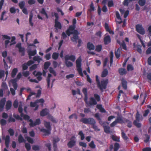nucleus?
<instances>
[{"instance_id":"nucleus-46","label":"nucleus","mask_w":151,"mask_h":151,"mask_svg":"<svg viewBox=\"0 0 151 151\" xmlns=\"http://www.w3.org/2000/svg\"><path fill=\"white\" fill-rule=\"evenodd\" d=\"M19 52L22 53L21 55L24 56L25 55V49L24 47H21L19 49Z\"/></svg>"},{"instance_id":"nucleus-44","label":"nucleus","mask_w":151,"mask_h":151,"mask_svg":"<svg viewBox=\"0 0 151 151\" xmlns=\"http://www.w3.org/2000/svg\"><path fill=\"white\" fill-rule=\"evenodd\" d=\"M49 71L50 73L52 74L55 76H56V73L55 71L51 67H50L49 68Z\"/></svg>"},{"instance_id":"nucleus-20","label":"nucleus","mask_w":151,"mask_h":151,"mask_svg":"<svg viewBox=\"0 0 151 151\" xmlns=\"http://www.w3.org/2000/svg\"><path fill=\"white\" fill-rule=\"evenodd\" d=\"M10 137L8 135L6 136L5 138V144L6 148L9 147V144L10 142Z\"/></svg>"},{"instance_id":"nucleus-13","label":"nucleus","mask_w":151,"mask_h":151,"mask_svg":"<svg viewBox=\"0 0 151 151\" xmlns=\"http://www.w3.org/2000/svg\"><path fill=\"white\" fill-rule=\"evenodd\" d=\"M6 98H3L1 99L0 101V111H2L4 107L5 102Z\"/></svg>"},{"instance_id":"nucleus-17","label":"nucleus","mask_w":151,"mask_h":151,"mask_svg":"<svg viewBox=\"0 0 151 151\" xmlns=\"http://www.w3.org/2000/svg\"><path fill=\"white\" fill-rule=\"evenodd\" d=\"M87 47L90 50H93L95 49V46L90 42H89L87 43Z\"/></svg>"},{"instance_id":"nucleus-3","label":"nucleus","mask_w":151,"mask_h":151,"mask_svg":"<svg viewBox=\"0 0 151 151\" xmlns=\"http://www.w3.org/2000/svg\"><path fill=\"white\" fill-rule=\"evenodd\" d=\"M108 83V79H103L101 80L99 83L97 84V86L100 91L103 92L104 91V90L106 88Z\"/></svg>"},{"instance_id":"nucleus-18","label":"nucleus","mask_w":151,"mask_h":151,"mask_svg":"<svg viewBox=\"0 0 151 151\" xmlns=\"http://www.w3.org/2000/svg\"><path fill=\"white\" fill-rule=\"evenodd\" d=\"M76 143V141L74 140H72L71 139L67 144V145L68 147L71 148L75 145Z\"/></svg>"},{"instance_id":"nucleus-57","label":"nucleus","mask_w":151,"mask_h":151,"mask_svg":"<svg viewBox=\"0 0 151 151\" xmlns=\"http://www.w3.org/2000/svg\"><path fill=\"white\" fill-rule=\"evenodd\" d=\"M8 120L9 122H15V119L12 117V115H11L9 116Z\"/></svg>"},{"instance_id":"nucleus-14","label":"nucleus","mask_w":151,"mask_h":151,"mask_svg":"<svg viewBox=\"0 0 151 151\" xmlns=\"http://www.w3.org/2000/svg\"><path fill=\"white\" fill-rule=\"evenodd\" d=\"M40 131L42 132L44 134V135L47 136L48 135L50 134L51 131L47 129H46L44 128H42L40 129Z\"/></svg>"},{"instance_id":"nucleus-55","label":"nucleus","mask_w":151,"mask_h":151,"mask_svg":"<svg viewBox=\"0 0 151 151\" xmlns=\"http://www.w3.org/2000/svg\"><path fill=\"white\" fill-rule=\"evenodd\" d=\"M25 147L27 151H29L31 149V146L28 143H26L25 144Z\"/></svg>"},{"instance_id":"nucleus-24","label":"nucleus","mask_w":151,"mask_h":151,"mask_svg":"<svg viewBox=\"0 0 151 151\" xmlns=\"http://www.w3.org/2000/svg\"><path fill=\"white\" fill-rule=\"evenodd\" d=\"M27 52L29 56H33L35 55L37 53V51L36 50H28Z\"/></svg>"},{"instance_id":"nucleus-12","label":"nucleus","mask_w":151,"mask_h":151,"mask_svg":"<svg viewBox=\"0 0 151 151\" xmlns=\"http://www.w3.org/2000/svg\"><path fill=\"white\" fill-rule=\"evenodd\" d=\"M65 61H68L70 60L74 62L76 60V57L75 56L73 55L70 56L68 55H66L65 57Z\"/></svg>"},{"instance_id":"nucleus-25","label":"nucleus","mask_w":151,"mask_h":151,"mask_svg":"<svg viewBox=\"0 0 151 151\" xmlns=\"http://www.w3.org/2000/svg\"><path fill=\"white\" fill-rule=\"evenodd\" d=\"M108 74V71L107 69H104L102 72L101 76L102 78L106 77Z\"/></svg>"},{"instance_id":"nucleus-58","label":"nucleus","mask_w":151,"mask_h":151,"mask_svg":"<svg viewBox=\"0 0 151 151\" xmlns=\"http://www.w3.org/2000/svg\"><path fill=\"white\" fill-rule=\"evenodd\" d=\"M37 105V103L36 101L34 102L31 101L30 103V106L31 107H34Z\"/></svg>"},{"instance_id":"nucleus-38","label":"nucleus","mask_w":151,"mask_h":151,"mask_svg":"<svg viewBox=\"0 0 151 151\" xmlns=\"http://www.w3.org/2000/svg\"><path fill=\"white\" fill-rule=\"evenodd\" d=\"M48 119L54 123H57V121L54 118L53 116L51 115L48 116Z\"/></svg>"},{"instance_id":"nucleus-29","label":"nucleus","mask_w":151,"mask_h":151,"mask_svg":"<svg viewBox=\"0 0 151 151\" xmlns=\"http://www.w3.org/2000/svg\"><path fill=\"white\" fill-rule=\"evenodd\" d=\"M95 10V7L94 6L92 2H91L90 5V9H88V12H89L91 13L92 11Z\"/></svg>"},{"instance_id":"nucleus-54","label":"nucleus","mask_w":151,"mask_h":151,"mask_svg":"<svg viewBox=\"0 0 151 151\" xmlns=\"http://www.w3.org/2000/svg\"><path fill=\"white\" fill-rule=\"evenodd\" d=\"M127 123V126L129 128L131 127L132 126V122L130 121L129 120L126 119L125 120V123Z\"/></svg>"},{"instance_id":"nucleus-31","label":"nucleus","mask_w":151,"mask_h":151,"mask_svg":"<svg viewBox=\"0 0 151 151\" xmlns=\"http://www.w3.org/2000/svg\"><path fill=\"white\" fill-rule=\"evenodd\" d=\"M52 76V75L50 73L48 74V76L46 80L47 82V88H49L50 87V78Z\"/></svg>"},{"instance_id":"nucleus-45","label":"nucleus","mask_w":151,"mask_h":151,"mask_svg":"<svg viewBox=\"0 0 151 151\" xmlns=\"http://www.w3.org/2000/svg\"><path fill=\"white\" fill-rule=\"evenodd\" d=\"M25 2L24 1L20 2L19 4V6L21 9L24 8L25 6Z\"/></svg>"},{"instance_id":"nucleus-21","label":"nucleus","mask_w":151,"mask_h":151,"mask_svg":"<svg viewBox=\"0 0 151 151\" xmlns=\"http://www.w3.org/2000/svg\"><path fill=\"white\" fill-rule=\"evenodd\" d=\"M12 103L11 101L8 100L6 102V110H9L12 106Z\"/></svg>"},{"instance_id":"nucleus-33","label":"nucleus","mask_w":151,"mask_h":151,"mask_svg":"<svg viewBox=\"0 0 151 151\" xmlns=\"http://www.w3.org/2000/svg\"><path fill=\"white\" fill-rule=\"evenodd\" d=\"M18 140L19 142L20 143L25 141V140L24 139V138L22 136L21 134H20L19 136Z\"/></svg>"},{"instance_id":"nucleus-11","label":"nucleus","mask_w":151,"mask_h":151,"mask_svg":"<svg viewBox=\"0 0 151 151\" xmlns=\"http://www.w3.org/2000/svg\"><path fill=\"white\" fill-rule=\"evenodd\" d=\"M109 124V123L108 122H103L102 124L104 131L107 134L109 133L110 132V127L109 126L106 125V124L108 125Z\"/></svg>"},{"instance_id":"nucleus-40","label":"nucleus","mask_w":151,"mask_h":151,"mask_svg":"<svg viewBox=\"0 0 151 151\" xmlns=\"http://www.w3.org/2000/svg\"><path fill=\"white\" fill-rule=\"evenodd\" d=\"M120 147L119 143L117 142L115 143L114 144V151H117Z\"/></svg>"},{"instance_id":"nucleus-32","label":"nucleus","mask_w":151,"mask_h":151,"mask_svg":"<svg viewBox=\"0 0 151 151\" xmlns=\"http://www.w3.org/2000/svg\"><path fill=\"white\" fill-rule=\"evenodd\" d=\"M1 86L2 88V89H3V90H8L7 86L5 82H3L2 83Z\"/></svg>"},{"instance_id":"nucleus-64","label":"nucleus","mask_w":151,"mask_h":151,"mask_svg":"<svg viewBox=\"0 0 151 151\" xmlns=\"http://www.w3.org/2000/svg\"><path fill=\"white\" fill-rule=\"evenodd\" d=\"M26 139L28 141V142L31 143V144H33L34 142L33 140V139L29 137H26Z\"/></svg>"},{"instance_id":"nucleus-53","label":"nucleus","mask_w":151,"mask_h":151,"mask_svg":"<svg viewBox=\"0 0 151 151\" xmlns=\"http://www.w3.org/2000/svg\"><path fill=\"white\" fill-rule=\"evenodd\" d=\"M127 70L128 71H132L134 70V68L132 65L131 64H128L127 65Z\"/></svg>"},{"instance_id":"nucleus-28","label":"nucleus","mask_w":151,"mask_h":151,"mask_svg":"<svg viewBox=\"0 0 151 151\" xmlns=\"http://www.w3.org/2000/svg\"><path fill=\"white\" fill-rule=\"evenodd\" d=\"M17 71L18 70L17 68H14L13 69L11 73V76L12 78H14L15 77Z\"/></svg>"},{"instance_id":"nucleus-59","label":"nucleus","mask_w":151,"mask_h":151,"mask_svg":"<svg viewBox=\"0 0 151 151\" xmlns=\"http://www.w3.org/2000/svg\"><path fill=\"white\" fill-rule=\"evenodd\" d=\"M73 118H74L76 119H77L78 116L75 113L72 114V115L70 116L69 117V119H72Z\"/></svg>"},{"instance_id":"nucleus-50","label":"nucleus","mask_w":151,"mask_h":151,"mask_svg":"<svg viewBox=\"0 0 151 151\" xmlns=\"http://www.w3.org/2000/svg\"><path fill=\"white\" fill-rule=\"evenodd\" d=\"M108 6L109 7H111L114 6V4L112 0L109 1L108 3Z\"/></svg>"},{"instance_id":"nucleus-41","label":"nucleus","mask_w":151,"mask_h":151,"mask_svg":"<svg viewBox=\"0 0 151 151\" xmlns=\"http://www.w3.org/2000/svg\"><path fill=\"white\" fill-rule=\"evenodd\" d=\"M145 3V0H139L138 1V4L139 5L141 6H144Z\"/></svg>"},{"instance_id":"nucleus-48","label":"nucleus","mask_w":151,"mask_h":151,"mask_svg":"<svg viewBox=\"0 0 151 151\" xmlns=\"http://www.w3.org/2000/svg\"><path fill=\"white\" fill-rule=\"evenodd\" d=\"M94 97L96 101L99 102L101 100L100 96L98 94H94Z\"/></svg>"},{"instance_id":"nucleus-2","label":"nucleus","mask_w":151,"mask_h":151,"mask_svg":"<svg viewBox=\"0 0 151 151\" xmlns=\"http://www.w3.org/2000/svg\"><path fill=\"white\" fill-rule=\"evenodd\" d=\"M82 92L84 95V101L86 104H87L88 106H91L93 105L97 104V102L93 97H90L89 101H88V92L86 88H83L82 90Z\"/></svg>"},{"instance_id":"nucleus-37","label":"nucleus","mask_w":151,"mask_h":151,"mask_svg":"<svg viewBox=\"0 0 151 151\" xmlns=\"http://www.w3.org/2000/svg\"><path fill=\"white\" fill-rule=\"evenodd\" d=\"M123 49L125 50H127V47L126 45V44L125 43V42L124 41H122V44L120 45V46Z\"/></svg>"},{"instance_id":"nucleus-42","label":"nucleus","mask_w":151,"mask_h":151,"mask_svg":"<svg viewBox=\"0 0 151 151\" xmlns=\"http://www.w3.org/2000/svg\"><path fill=\"white\" fill-rule=\"evenodd\" d=\"M33 60L35 61H37L38 63L40 62V61L42 60V59L40 58L39 56H34Z\"/></svg>"},{"instance_id":"nucleus-8","label":"nucleus","mask_w":151,"mask_h":151,"mask_svg":"<svg viewBox=\"0 0 151 151\" xmlns=\"http://www.w3.org/2000/svg\"><path fill=\"white\" fill-rule=\"evenodd\" d=\"M126 119L123 117L121 114H118L117 116L115 119L118 123L122 124L125 123Z\"/></svg>"},{"instance_id":"nucleus-51","label":"nucleus","mask_w":151,"mask_h":151,"mask_svg":"<svg viewBox=\"0 0 151 151\" xmlns=\"http://www.w3.org/2000/svg\"><path fill=\"white\" fill-rule=\"evenodd\" d=\"M121 134L122 137L124 139L126 140L128 139V137L126 135V134L123 131H122Z\"/></svg>"},{"instance_id":"nucleus-26","label":"nucleus","mask_w":151,"mask_h":151,"mask_svg":"<svg viewBox=\"0 0 151 151\" xmlns=\"http://www.w3.org/2000/svg\"><path fill=\"white\" fill-rule=\"evenodd\" d=\"M119 72L120 75H123L127 73V71L124 68H120L119 69Z\"/></svg>"},{"instance_id":"nucleus-7","label":"nucleus","mask_w":151,"mask_h":151,"mask_svg":"<svg viewBox=\"0 0 151 151\" xmlns=\"http://www.w3.org/2000/svg\"><path fill=\"white\" fill-rule=\"evenodd\" d=\"M135 29L136 31L141 35H144L145 34V29L142 24H137L135 26Z\"/></svg>"},{"instance_id":"nucleus-61","label":"nucleus","mask_w":151,"mask_h":151,"mask_svg":"<svg viewBox=\"0 0 151 151\" xmlns=\"http://www.w3.org/2000/svg\"><path fill=\"white\" fill-rule=\"evenodd\" d=\"M13 116L16 119L20 120L21 121L22 120V119L20 117V116L18 115H16L14 114H13Z\"/></svg>"},{"instance_id":"nucleus-1","label":"nucleus","mask_w":151,"mask_h":151,"mask_svg":"<svg viewBox=\"0 0 151 151\" xmlns=\"http://www.w3.org/2000/svg\"><path fill=\"white\" fill-rule=\"evenodd\" d=\"M80 121L83 123L86 124H90L92 125V128L95 130L99 131L100 129L98 128L97 126L96 125V121L92 118H83L80 119Z\"/></svg>"},{"instance_id":"nucleus-43","label":"nucleus","mask_w":151,"mask_h":151,"mask_svg":"<svg viewBox=\"0 0 151 151\" xmlns=\"http://www.w3.org/2000/svg\"><path fill=\"white\" fill-rule=\"evenodd\" d=\"M102 48V46L101 45H99L96 46L95 50L97 52H100Z\"/></svg>"},{"instance_id":"nucleus-36","label":"nucleus","mask_w":151,"mask_h":151,"mask_svg":"<svg viewBox=\"0 0 151 151\" xmlns=\"http://www.w3.org/2000/svg\"><path fill=\"white\" fill-rule=\"evenodd\" d=\"M50 65V63L49 62H46L44 64V69L47 70Z\"/></svg>"},{"instance_id":"nucleus-16","label":"nucleus","mask_w":151,"mask_h":151,"mask_svg":"<svg viewBox=\"0 0 151 151\" xmlns=\"http://www.w3.org/2000/svg\"><path fill=\"white\" fill-rule=\"evenodd\" d=\"M122 50V48L121 47H119L117 50L115 52V56L116 58H119L120 56L121 52Z\"/></svg>"},{"instance_id":"nucleus-10","label":"nucleus","mask_w":151,"mask_h":151,"mask_svg":"<svg viewBox=\"0 0 151 151\" xmlns=\"http://www.w3.org/2000/svg\"><path fill=\"white\" fill-rule=\"evenodd\" d=\"M29 121L30 122L29 125L31 127H34L40 124L41 121L40 119H37L34 122L32 119H30Z\"/></svg>"},{"instance_id":"nucleus-47","label":"nucleus","mask_w":151,"mask_h":151,"mask_svg":"<svg viewBox=\"0 0 151 151\" xmlns=\"http://www.w3.org/2000/svg\"><path fill=\"white\" fill-rule=\"evenodd\" d=\"M8 133L10 136H12L14 134V131L13 129L9 128L8 130Z\"/></svg>"},{"instance_id":"nucleus-63","label":"nucleus","mask_w":151,"mask_h":151,"mask_svg":"<svg viewBox=\"0 0 151 151\" xmlns=\"http://www.w3.org/2000/svg\"><path fill=\"white\" fill-rule=\"evenodd\" d=\"M37 67V65L36 64H34L30 67V70L32 71L36 69Z\"/></svg>"},{"instance_id":"nucleus-30","label":"nucleus","mask_w":151,"mask_h":151,"mask_svg":"<svg viewBox=\"0 0 151 151\" xmlns=\"http://www.w3.org/2000/svg\"><path fill=\"white\" fill-rule=\"evenodd\" d=\"M33 14L32 13H31L29 17V22L30 26L32 27L33 25V23L32 22V19L33 17Z\"/></svg>"},{"instance_id":"nucleus-56","label":"nucleus","mask_w":151,"mask_h":151,"mask_svg":"<svg viewBox=\"0 0 151 151\" xmlns=\"http://www.w3.org/2000/svg\"><path fill=\"white\" fill-rule=\"evenodd\" d=\"M89 146L92 148H95L96 147V145L94 144L93 141H91L89 144Z\"/></svg>"},{"instance_id":"nucleus-4","label":"nucleus","mask_w":151,"mask_h":151,"mask_svg":"<svg viewBox=\"0 0 151 151\" xmlns=\"http://www.w3.org/2000/svg\"><path fill=\"white\" fill-rule=\"evenodd\" d=\"M82 60L81 56L79 57L76 60V68L79 74L81 76L83 77V74L82 73L81 68Z\"/></svg>"},{"instance_id":"nucleus-49","label":"nucleus","mask_w":151,"mask_h":151,"mask_svg":"<svg viewBox=\"0 0 151 151\" xmlns=\"http://www.w3.org/2000/svg\"><path fill=\"white\" fill-rule=\"evenodd\" d=\"M65 63L66 66L68 67H71L73 66V63L70 61H65Z\"/></svg>"},{"instance_id":"nucleus-39","label":"nucleus","mask_w":151,"mask_h":151,"mask_svg":"<svg viewBox=\"0 0 151 151\" xmlns=\"http://www.w3.org/2000/svg\"><path fill=\"white\" fill-rule=\"evenodd\" d=\"M78 134L81 137V140H83L85 139V135L83 133L82 131H80L78 133Z\"/></svg>"},{"instance_id":"nucleus-60","label":"nucleus","mask_w":151,"mask_h":151,"mask_svg":"<svg viewBox=\"0 0 151 151\" xmlns=\"http://www.w3.org/2000/svg\"><path fill=\"white\" fill-rule=\"evenodd\" d=\"M18 102L17 100H15L14 102L13 106L14 108H17L18 106Z\"/></svg>"},{"instance_id":"nucleus-19","label":"nucleus","mask_w":151,"mask_h":151,"mask_svg":"<svg viewBox=\"0 0 151 151\" xmlns=\"http://www.w3.org/2000/svg\"><path fill=\"white\" fill-rule=\"evenodd\" d=\"M122 86L124 89L126 90L127 89V82L126 81L124 78L121 80Z\"/></svg>"},{"instance_id":"nucleus-23","label":"nucleus","mask_w":151,"mask_h":151,"mask_svg":"<svg viewBox=\"0 0 151 151\" xmlns=\"http://www.w3.org/2000/svg\"><path fill=\"white\" fill-rule=\"evenodd\" d=\"M44 125L47 129L50 130V131H51V128L50 123L49 122L45 121L44 122Z\"/></svg>"},{"instance_id":"nucleus-5","label":"nucleus","mask_w":151,"mask_h":151,"mask_svg":"<svg viewBox=\"0 0 151 151\" xmlns=\"http://www.w3.org/2000/svg\"><path fill=\"white\" fill-rule=\"evenodd\" d=\"M136 120L133 122L134 125L137 127L139 128L141 127V124L139 123L140 120H142L143 118L142 116L140 115L139 112H137L136 116Z\"/></svg>"},{"instance_id":"nucleus-34","label":"nucleus","mask_w":151,"mask_h":151,"mask_svg":"<svg viewBox=\"0 0 151 151\" xmlns=\"http://www.w3.org/2000/svg\"><path fill=\"white\" fill-rule=\"evenodd\" d=\"M59 57V54L58 53L54 52L53 53L52 55V57L53 59L56 60Z\"/></svg>"},{"instance_id":"nucleus-62","label":"nucleus","mask_w":151,"mask_h":151,"mask_svg":"<svg viewBox=\"0 0 151 151\" xmlns=\"http://www.w3.org/2000/svg\"><path fill=\"white\" fill-rule=\"evenodd\" d=\"M9 11L12 14H14L16 13V9L14 7H11L10 8Z\"/></svg>"},{"instance_id":"nucleus-27","label":"nucleus","mask_w":151,"mask_h":151,"mask_svg":"<svg viewBox=\"0 0 151 151\" xmlns=\"http://www.w3.org/2000/svg\"><path fill=\"white\" fill-rule=\"evenodd\" d=\"M116 18L120 20L119 21H116V22L118 24H120L122 22V19L119 12L117 11H116Z\"/></svg>"},{"instance_id":"nucleus-22","label":"nucleus","mask_w":151,"mask_h":151,"mask_svg":"<svg viewBox=\"0 0 151 151\" xmlns=\"http://www.w3.org/2000/svg\"><path fill=\"white\" fill-rule=\"evenodd\" d=\"M48 114L47 109L46 108L42 110L40 112V116H44L47 115Z\"/></svg>"},{"instance_id":"nucleus-35","label":"nucleus","mask_w":151,"mask_h":151,"mask_svg":"<svg viewBox=\"0 0 151 151\" xmlns=\"http://www.w3.org/2000/svg\"><path fill=\"white\" fill-rule=\"evenodd\" d=\"M12 83L13 86L14 88V89L16 90L17 88V81H16L14 79L12 81Z\"/></svg>"},{"instance_id":"nucleus-15","label":"nucleus","mask_w":151,"mask_h":151,"mask_svg":"<svg viewBox=\"0 0 151 151\" xmlns=\"http://www.w3.org/2000/svg\"><path fill=\"white\" fill-rule=\"evenodd\" d=\"M104 44L106 45L110 43L111 42V39L109 35H107L105 37L104 39Z\"/></svg>"},{"instance_id":"nucleus-52","label":"nucleus","mask_w":151,"mask_h":151,"mask_svg":"<svg viewBox=\"0 0 151 151\" xmlns=\"http://www.w3.org/2000/svg\"><path fill=\"white\" fill-rule=\"evenodd\" d=\"M112 139L114 141L119 142V138L116 136L112 135L111 137Z\"/></svg>"},{"instance_id":"nucleus-9","label":"nucleus","mask_w":151,"mask_h":151,"mask_svg":"<svg viewBox=\"0 0 151 151\" xmlns=\"http://www.w3.org/2000/svg\"><path fill=\"white\" fill-rule=\"evenodd\" d=\"M72 34L73 35V37L71 38V40L72 42H75L76 43L77 40L78 39V31L76 30H75L73 31V33Z\"/></svg>"},{"instance_id":"nucleus-6","label":"nucleus","mask_w":151,"mask_h":151,"mask_svg":"<svg viewBox=\"0 0 151 151\" xmlns=\"http://www.w3.org/2000/svg\"><path fill=\"white\" fill-rule=\"evenodd\" d=\"M54 15L55 17V27L59 29H61L62 27L61 24V23L58 21L59 17L58 14L57 13L55 12L54 13Z\"/></svg>"}]
</instances>
